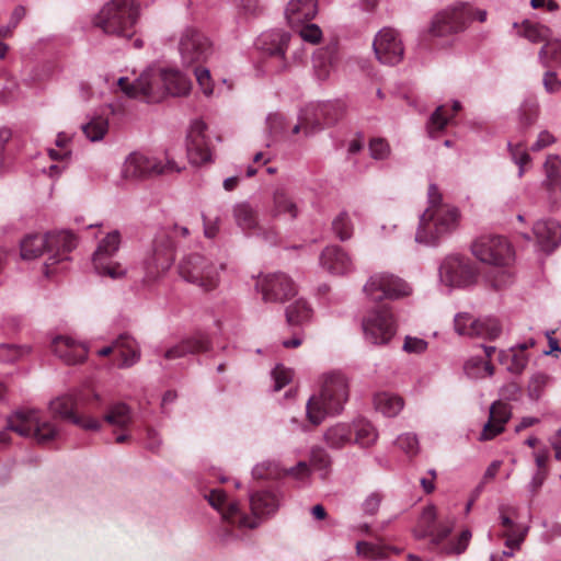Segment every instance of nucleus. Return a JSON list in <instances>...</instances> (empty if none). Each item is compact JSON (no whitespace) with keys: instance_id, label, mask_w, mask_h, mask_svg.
<instances>
[{"instance_id":"1","label":"nucleus","mask_w":561,"mask_h":561,"mask_svg":"<svg viewBox=\"0 0 561 561\" xmlns=\"http://www.w3.org/2000/svg\"><path fill=\"white\" fill-rule=\"evenodd\" d=\"M119 89L129 98H139L148 103L161 102L167 96H184L192 88L191 80L179 69L149 67L133 83L128 78L117 80Z\"/></svg>"},{"instance_id":"2","label":"nucleus","mask_w":561,"mask_h":561,"mask_svg":"<svg viewBox=\"0 0 561 561\" xmlns=\"http://www.w3.org/2000/svg\"><path fill=\"white\" fill-rule=\"evenodd\" d=\"M205 499L220 514L229 526L239 529H253L261 524L263 517L273 515L280 506L282 497L276 491H257L250 494L251 514H247L239 502L229 500L220 489H213Z\"/></svg>"},{"instance_id":"3","label":"nucleus","mask_w":561,"mask_h":561,"mask_svg":"<svg viewBox=\"0 0 561 561\" xmlns=\"http://www.w3.org/2000/svg\"><path fill=\"white\" fill-rule=\"evenodd\" d=\"M459 222L458 207L444 203L438 187L435 184H430L427 207L420 215L415 242L426 247H437L457 230Z\"/></svg>"},{"instance_id":"4","label":"nucleus","mask_w":561,"mask_h":561,"mask_svg":"<svg viewBox=\"0 0 561 561\" xmlns=\"http://www.w3.org/2000/svg\"><path fill=\"white\" fill-rule=\"evenodd\" d=\"M77 239L68 230L53 231L46 234H30L21 241V256L34 260L46 253L44 273L47 277L65 268L69 253L76 248Z\"/></svg>"},{"instance_id":"5","label":"nucleus","mask_w":561,"mask_h":561,"mask_svg":"<svg viewBox=\"0 0 561 561\" xmlns=\"http://www.w3.org/2000/svg\"><path fill=\"white\" fill-rule=\"evenodd\" d=\"M455 526V518L448 517L437 522V512L434 505H427L423 508L414 535L416 538H430L431 549L442 556H459L463 553L471 540L472 534L465 529L454 539L446 541Z\"/></svg>"},{"instance_id":"6","label":"nucleus","mask_w":561,"mask_h":561,"mask_svg":"<svg viewBox=\"0 0 561 561\" xmlns=\"http://www.w3.org/2000/svg\"><path fill=\"white\" fill-rule=\"evenodd\" d=\"M100 408V396L93 391H77L53 399L49 412L61 420L69 421L84 431L99 432L102 421L92 414Z\"/></svg>"},{"instance_id":"7","label":"nucleus","mask_w":561,"mask_h":561,"mask_svg":"<svg viewBox=\"0 0 561 561\" xmlns=\"http://www.w3.org/2000/svg\"><path fill=\"white\" fill-rule=\"evenodd\" d=\"M348 398V382L339 371L323 376L319 393L309 398L306 415L313 426L320 425L328 416L340 414Z\"/></svg>"},{"instance_id":"8","label":"nucleus","mask_w":561,"mask_h":561,"mask_svg":"<svg viewBox=\"0 0 561 561\" xmlns=\"http://www.w3.org/2000/svg\"><path fill=\"white\" fill-rule=\"evenodd\" d=\"M348 398V382L339 371L323 376L319 393L309 398L306 415L313 426L320 425L328 416L340 414Z\"/></svg>"},{"instance_id":"9","label":"nucleus","mask_w":561,"mask_h":561,"mask_svg":"<svg viewBox=\"0 0 561 561\" xmlns=\"http://www.w3.org/2000/svg\"><path fill=\"white\" fill-rule=\"evenodd\" d=\"M140 10L136 0H110L93 18V25L107 35L130 38Z\"/></svg>"},{"instance_id":"10","label":"nucleus","mask_w":561,"mask_h":561,"mask_svg":"<svg viewBox=\"0 0 561 561\" xmlns=\"http://www.w3.org/2000/svg\"><path fill=\"white\" fill-rule=\"evenodd\" d=\"M8 428L21 436L47 444L60 436V427L43 412L35 409H22L8 419Z\"/></svg>"},{"instance_id":"11","label":"nucleus","mask_w":561,"mask_h":561,"mask_svg":"<svg viewBox=\"0 0 561 561\" xmlns=\"http://www.w3.org/2000/svg\"><path fill=\"white\" fill-rule=\"evenodd\" d=\"M183 169L170 157L169 151L165 153V161L134 151L125 158L121 168V176L126 181H139L160 174L179 173Z\"/></svg>"},{"instance_id":"12","label":"nucleus","mask_w":561,"mask_h":561,"mask_svg":"<svg viewBox=\"0 0 561 561\" xmlns=\"http://www.w3.org/2000/svg\"><path fill=\"white\" fill-rule=\"evenodd\" d=\"M179 275L186 283H190L203 291L216 289L220 283V272L224 264H218L210 259L192 253L184 256L179 263Z\"/></svg>"},{"instance_id":"13","label":"nucleus","mask_w":561,"mask_h":561,"mask_svg":"<svg viewBox=\"0 0 561 561\" xmlns=\"http://www.w3.org/2000/svg\"><path fill=\"white\" fill-rule=\"evenodd\" d=\"M363 291L368 299L379 302L409 297L413 288L407 280L392 273L376 272L367 278Z\"/></svg>"},{"instance_id":"14","label":"nucleus","mask_w":561,"mask_h":561,"mask_svg":"<svg viewBox=\"0 0 561 561\" xmlns=\"http://www.w3.org/2000/svg\"><path fill=\"white\" fill-rule=\"evenodd\" d=\"M438 277L447 288H466L477 282L478 268L469 257L451 254L439 264Z\"/></svg>"},{"instance_id":"15","label":"nucleus","mask_w":561,"mask_h":561,"mask_svg":"<svg viewBox=\"0 0 561 561\" xmlns=\"http://www.w3.org/2000/svg\"><path fill=\"white\" fill-rule=\"evenodd\" d=\"M472 7L458 1L437 12L431 22L428 33L434 37H446L463 32L469 25Z\"/></svg>"},{"instance_id":"16","label":"nucleus","mask_w":561,"mask_h":561,"mask_svg":"<svg viewBox=\"0 0 561 561\" xmlns=\"http://www.w3.org/2000/svg\"><path fill=\"white\" fill-rule=\"evenodd\" d=\"M178 50L182 65L190 67L205 62L213 54V44L198 28L187 25L179 33Z\"/></svg>"},{"instance_id":"17","label":"nucleus","mask_w":561,"mask_h":561,"mask_svg":"<svg viewBox=\"0 0 561 561\" xmlns=\"http://www.w3.org/2000/svg\"><path fill=\"white\" fill-rule=\"evenodd\" d=\"M472 254L482 263L505 267L514 260L511 243L501 236L485 234L477 238L471 245Z\"/></svg>"},{"instance_id":"18","label":"nucleus","mask_w":561,"mask_h":561,"mask_svg":"<svg viewBox=\"0 0 561 561\" xmlns=\"http://www.w3.org/2000/svg\"><path fill=\"white\" fill-rule=\"evenodd\" d=\"M364 339L373 345H387L397 333V320L389 308H378L364 317L362 322Z\"/></svg>"},{"instance_id":"19","label":"nucleus","mask_w":561,"mask_h":561,"mask_svg":"<svg viewBox=\"0 0 561 561\" xmlns=\"http://www.w3.org/2000/svg\"><path fill=\"white\" fill-rule=\"evenodd\" d=\"M174 262V242L169 233L160 231L145 259L146 279L156 280L164 274Z\"/></svg>"},{"instance_id":"20","label":"nucleus","mask_w":561,"mask_h":561,"mask_svg":"<svg viewBox=\"0 0 561 561\" xmlns=\"http://www.w3.org/2000/svg\"><path fill=\"white\" fill-rule=\"evenodd\" d=\"M255 288L265 304H284L297 294L294 280L282 272L260 275Z\"/></svg>"},{"instance_id":"21","label":"nucleus","mask_w":561,"mask_h":561,"mask_svg":"<svg viewBox=\"0 0 561 561\" xmlns=\"http://www.w3.org/2000/svg\"><path fill=\"white\" fill-rule=\"evenodd\" d=\"M121 245V234L114 230L108 232L98 244L93 253L92 262L98 274L113 279L125 275V268L113 261Z\"/></svg>"},{"instance_id":"22","label":"nucleus","mask_w":561,"mask_h":561,"mask_svg":"<svg viewBox=\"0 0 561 561\" xmlns=\"http://www.w3.org/2000/svg\"><path fill=\"white\" fill-rule=\"evenodd\" d=\"M373 47L377 59L385 65H397L404 55L400 34L391 27H383L377 33Z\"/></svg>"},{"instance_id":"23","label":"nucleus","mask_w":561,"mask_h":561,"mask_svg":"<svg viewBox=\"0 0 561 561\" xmlns=\"http://www.w3.org/2000/svg\"><path fill=\"white\" fill-rule=\"evenodd\" d=\"M187 157L194 165L206 164L213 159L206 124L203 121H194L191 125L187 135Z\"/></svg>"},{"instance_id":"24","label":"nucleus","mask_w":561,"mask_h":561,"mask_svg":"<svg viewBox=\"0 0 561 561\" xmlns=\"http://www.w3.org/2000/svg\"><path fill=\"white\" fill-rule=\"evenodd\" d=\"M108 425L113 426L116 444H125L131 440L130 426L133 424V413L128 405L118 402L111 404L100 419Z\"/></svg>"},{"instance_id":"25","label":"nucleus","mask_w":561,"mask_h":561,"mask_svg":"<svg viewBox=\"0 0 561 561\" xmlns=\"http://www.w3.org/2000/svg\"><path fill=\"white\" fill-rule=\"evenodd\" d=\"M301 211V203L285 187H277L273 192L270 215L272 218L291 222L298 218Z\"/></svg>"},{"instance_id":"26","label":"nucleus","mask_w":561,"mask_h":561,"mask_svg":"<svg viewBox=\"0 0 561 561\" xmlns=\"http://www.w3.org/2000/svg\"><path fill=\"white\" fill-rule=\"evenodd\" d=\"M50 350L67 365L80 364L88 355L85 345L70 335L55 336L50 342Z\"/></svg>"},{"instance_id":"27","label":"nucleus","mask_w":561,"mask_h":561,"mask_svg":"<svg viewBox=\"0 0 561 561\" xmlns=\"http://www.w3.org/2000/svg\"><path fill=\"white\" fill-rule=\"evenodd\" d=\"M320 265L332 275H347L355 271L352 256L341 247H327L320 254Z\"/></svg>"},{"instance_id":"28","label":"nucleus","mask_w":561,"mask_h":561,"mask_svg":"<svg viewBox=\"0 0 561 561\" xmlns=\"http://www.w3.org/2000/svg\"><path fill=\"white\" fill-rule=\"evenodd\" d=\"M332 107L331 102L308 104L301 110L298 123L293 127V134H298L304 130L306 136H309L324 127L321 113L327 112Z\"/></svg>"},{"instance_id":"29","label":"nucleus","mask_w":561,"mask_h":561,"mask_svg":"<svg viewBox=\"0 0 561 561\" xmlns=\"http://www.w3.org/2000/svg\"><path fill=\"white\" fill-rule=\"evenodd\" d=\"M318 13V0H289L285 18L291 28L311 22Z\"/></svg>"},{"instance_id":"30","label":"nucleus","mask_w":561,"mask_h":561,"mask_svg":"<svg viewBox=\"0 0 561 561\" xmlns=\"http://www.w3.org/2000/svg\"><path fill=\"white\" fill-rule=\"evenodd\" d=\"M511 407L503 401H495L490 407L489 421L480 434V440H490L504 431V425L511 419Z\"/></svg>"},{"instance_id":"31","label":"nucleus","mask_w":561,"mask_h":561,"mask_svg":"<svg viewBox=\"0 0 561 561\" xmlns=\"http://www.w3.org/2000/svg\"><path fill=\"white\" fill-rule=\"evenodd\" d=\"M533 232L545 252L553 251L561 243V225L553 219L538 220L533 227Z\"/></svg>"},{"instance_id":"32","label":"nucleus","mask_w":561,"mask_h":561,"mask_svg":"<svg viewBox=\"0 0 561 561\" xmlns=\"http://www.w3.org/2000/svg\"><path fill=\"white\" fill-rule=\"evenodd\" d=\"M501 536L505 539L504 545L510 549H519L528 533V527L516 523L506 514L504 508H501Z\"/></svg>"},{"instance_id":"33","label":"nucleus","mask_w":561,"mask_h":561,"mask_svg":"<svg viewBox=\"0 0 561 561\" xmlns=\"http://www.w3.org/2000/svg\"><path fill=\"white\" fill-rule=\"evenodd\" d=\"M289 41V35L283 31H268L260 35L256 46L271 56L283 57Z\"/></svg>"},{"instance_id":"34","label":"nucleus","mask_w":561,"mask_h":561,"mask_svg":"<svg viewBox=\"0 0 561 561\" xmlns=\"http://www.w3.org/2000/svg\"><path fill=\"white\" fill-rule=\"evenodd\" d=\"M209 340L208 336L204 333H196L193 336L183 340L178 345L169 348L164 353V357L167 359H175L183 357L187 354H194L199 352H205L208 350Z\"/></svg>"},{"instance_id":"35","label":"nucleus","mask_w":561,"mask_h":561,"mask_svg":"<svg viewBox=\"0 0 561 561\" xmlns=\"http://www.w3.org/2000/svg\"><path fill=\"white\" fill-rule=\"evenodd\" d=\"M116 354L119 357L117 367L128 368L140 359V348L137 342L128 334H122L116 339Z\"/></svg>"},{"instance_id":"36","label":"nucleus","mask_w":561,"mask_h":561,"mask_svg":"<svg viewBox=\"0 0 561 561\" xmlns=\"http://www.w3.org/2000/svg\"><path fill=\"white\" fill-rule=\"evenodd\" d=\"M324 443L332 449H342L353 443L352 423L339 422L325 430Z\"/></svg>"},{"instance_id":"37","label":"nucleus","mask_w":561,"mask_h":561,"mask_svg":"<svg viewBox=\"0 0 561 561\" xmlns=\"http://www.w3.org/2000/svg\"><path fill=\"white\" fill-rule=\"evenodd\" d=\"M499 362L511 374L520 375L529 363V355L522 351L520 347L513 345L507 350L499 352Z\"/></svg>"},{"instance_id":"38","label":"nucleus","mask_w":561,"mask_h":561,"mask_svg":"<svg viewBox=\"0 0 561 561\" xmlns=\"http://www.w3.org/2000/svg\"><path fill=\"white\" fill-rule=\"evenodd\" d=\"M336 67V57L333 48L319 49L313 56V70L318 80L325 81Z\"/></svg>"},{"instance_id":"39","label":"nucleus","mask_w":561,"mask_h":561,"mask_svg":"<svg viewBox=\"0 0 561 561\" xmlns=\"http://www.w3.org/2000/svg\"><path fill=\"white\" fill-rule=\"evenodd\" d=\"M375 409L387 417L398 415L403 409V399L391 392H378L374 397Z\"/></svg>"},{"instance_id":"40","label":"nucleus","mask_w":561,"mask_h":561,"mask_svg":"<svg viewBox=\"0 0 561 561\" xmlns=\"http://www.w3.org/2000/svg\"><path fill=\"white\" fill-rule=\"evenodd\" d=\"M513 26L518 28V34L527 38L531 43H547L552 36V31L542 24L535 23L531 21H524L520 25L514 23Z\"/></svg>"},{"instance_id":"41","label":"nucleus","mask_w":561,"mask_h":561,"mask_svg":"<svg viewBox=\"0 0 561 561\" xmlns=\"http://www.w3.org/2000/svg\"><path fill=\"white\" fill-rule=\"evenodd\" d=\"M313 309L302 298L295 300L286 308V319L290 325H304L311 321Z\"/></svg>"},{"instance_id":"42","label":"nucleus","mask_w":561,"mask_h":561,"mask_svg":"<svg viewBox=\"0 0 561 561\" xmlns=\"http://www.w3.org/2000/svg\"><path fill=\"white\" fill-rule=\"evenodd\" d=\"M108 117L104 114H94L81 126L85 137L93 141H101L108 131Z\"/></svg>"},{"instance_id":"43","label":"nucleus","mask_w":561,"mask_h":561,"mask_svg":"<svg viewBox=\"0 0 561 561\" xmlns=\"http://www.w3.org/2000/svg\"><path fill=\"white\" fill-rule=\"evenodd\" d=\"M353 426V443L360 447L373 446L378 438V433L375 426L366 420H357L352 423Z\"/></svg>"},{"instance_id":"44","label":"nucleus","mask_w":561,"mask_h":561,"mask_svg":"<svg viewBox=\"0 0 561 561\" xmlns=\"http://www.w3.org/2000/svg\"><path fill=\"white\" fill-rule=\"evenodd\" d=\"M538 59L543 67H561V39L551 36L540 48Z\"/></svg>"},{"instance_id":"45","label":"nucleus","mask_w":561,"mask_h":561,"mask_svg":"<svg viewBox=\"0 0 561 561\" xmlns=\"http://www.w3.org/2000/svg\"><path fill=\"white\" fill-rule=\"evenodd\" d=\"M478 320L469 312H458L454 317V330L459 336L477 339Z\"/></svg>"},{"instance_id":"46","label":"nucleus","mask_w":561,"mask_h":561,"mask_svg":"<svg viewBox=\"0 0 561 561\" xmlns=\"http://www.w3.org/2000/svg\"><path fill=\"white\" fill-rule=\"evenodd\" d=\"M494 366L481 357L472 356L463 364L465 374L471 379H482L494 375Z\"/></svg>"},{"instance_id":"47","label":"nucleus","mask_w":561,"mask_h":561,"mask_svg":"<svg viewBox=\"0 0 561 561\" xmlns=\"http://www.w3.org/2000/svg\"><path fill=\"white\" fill-rule=\"evenodd\" d=\"M477 339L494 341L502 334L503 328L500 320L495 317L484 316L478 320Z\"/></svg>"},{"instance_id":"48","label":"nucleus","mask_w":561,"mask_h":561,"mask_svg":"<svg viewBox=\"0 0 561 561\" xmlns=\"http://www.w3.org/2000/svg\"><path fill=\"white\" fill-rule=\"evenodd\" d=\"M233 217L237 225L244 231H250L257 225L256 213L247 203L237 204L233 207Z\"/></svg>"},{"instance_id":"49","label":"nucleus","mask_w":561,"mask_h":561,"mask_svg":"<svg viewBox=\"0 0 561 561\" xmlns=\"http://www.w3.org/2000/svg\"><path fill=\"white\" fill-rule=\"evenodd\" d=\"M519 123L524 127L531 126L539 115V103L535 96L526 98L518 110Z\"/></svg>"},{"instance_id":"50","label":"nucleus","mask_w":561,"mask_h":561,"mask_svg":"<svg viewBox=\"0 0 561 561\" xmlns=\"http://www.w3.org/2000/svg\"><path fill=\"white\" fill-rule=\"evenodd\" d=\"M552 377L542 371L534 373L528 381L527 391L533 400H538L543 394L546 388L550 385Z\"/></svg>"},{"instance_id":"51","label":"nucleus","mask_w":561,"mask_h":561,"mask_svg":"<svg viewBox=\"0 0 561 561\" xmlns=\"http://www.w3.org/2000/svg\"><path fill=\"white\" fill-rule=\"evenodd\" d=\"M252 474L255 479H278L283 476V468L275 461L264 460L254 466Z\"/></svg>"},{"instance_id":"52","label":"nucleus","mask_w":561,"mask_h":561,"mask_svg":"<svg viewBox=\"0 0 561 561\" xmlns=\"http://www.w3.org/2000/svg\"><path fill=\"white\" fill-rule=\"evenodd\" d=\"M450 122V115L448 113V108L446 106H438L436 111L432 114L427 129L431 137H436V134L445 128V126Z\"/></svg>"},{"instance_id":"53","label":"nucleus","mask_w":561,"mask_h":561,"mask_svg":"<svg viewBox=\"0 0 561 561\" xmlns=\"http://www.w3.org/2000/svg\"><path fill=\"white\" fill-rule=\"evenodd\" d=\"M394 444L409 458L415 457L420 451L419 439L414 433H404L399 435Z\"/></svg>"},{"instance_id":"54","label":"nucleus","mask_w":561,"mask_h":561,"mask_svg":"<svg viewBox=\"0 0 561 561\" xmlns=\"http://www.w3.org/2000/svg\"><path fill=\"white\" fill-rule=\"evenodd\" d=\"M332 228L341 241L348 240L353 234V226L346 213H341L334 218Z\"/></svg>"},{"instance_id":"55","label":"nucleus","mask_w":561,"mask_h":561,"mask_svg":"<svg viewBox=\"0 0 561 561\" xmlns=\"http://www.w3.org/2000/svg\"><path fill=\"white\" fill-rule=\"evenodd\" d=\"M357 554L369 560H381L386 553L383 549L375 543L367 541H358L356 545Z\"/></svg>"},{"instance_id":"56","label":"nucleus","mask_w":561,"mask_h":561,"mask_svg":"<svg viewBox=\"0 0 561 561\" xmlns=\"http://www.w3.org/2000/svg\"><path fill=\"white\" fill-rule=\"evenodd\" d=\"M30 352L31 348L28 346L0 344V362H14Z\"/></svg>"},{"instance_id":"57","label":"nucleus","mask_w":561,"mask_h":561,"mask_svg":"<svg viewBox=\"0 0 561 561\" xmlns=\"http://www.w3.org/2000/svg\"><path fill=\"white\" fill-rule=\"evenodd\" d=\"M284 474L293 477L299 485H306L310 480L311 470L307 462L300 461L295 467L283 469V476Z\"/></svg>"},{"instance_id":"58","label":"nucleus","mask_w":561,"mask_h":561,"mask_svg":"<svg viewBox=\"0 0 561 561\" xmlns=\"http://www.w3.org/2000/svg\"><path fill=\"white\" fill-rule=\"evenodd\" d=\"M508 148L513 161L519 167L518 176L520 178L525 172V165L530 161V156L522 144L512 145L510 142Z\"/></svg>"},{"instance_id":"59","label":"nucleus","mask_w":561,"mask_h":561,"mask_svg":"<svg viewBox=\"0 0 561 561\" xmlns=\"http://www.w3.org/2000/svg\"><path fill=\"white\" fill-rule=\"evenodd\" d=\"M296 28L298 30L299 37L304 42H308L310 44H317L320 42V39L322 37L321 28L317 24H313L311 22H307Z\"/></svg>"},{"instance_id":"60","label":"nucleus","mask_w":561,"mask_h":561,"mask_svg":"<svg viewBox=\"0 0 561 561\" xmlns=\"http://www.w3.org/2000/svg\"><path fill=\"white\" fill-rule=\"evenodd\" d=\"M272 379L274 382V391H278L291 381L293 371L289 368L278 364L272 370Z\"/></svg>"},{"instance_id":"61","label":"nucleus","mask_w":561,"mask_h":561,"mask_svg":"<svg viewBox=\"0 0 561 561\" xmlns=\"http://www.w3.org/2000/svg\"><path fill=\"white\" fill-rule=\"evenodd\" d=\"M545 170V180L543 181H554L561 180V159L557 154H550L547 157L546 162L543 164Z\"/></svg>"},{"instance_id":"62","label":"nucleus","mask_w":561,"mask_h":561,"mask_svg":"<svg viewBox=\"0 0 561 561\" xmlns=\"http://www.w3.org/2000/svg\"><path fill=\"white\" fill-rule=\"evenodd\" d=\"M427 347H428L427 341H425L421 337L411 336V335H407L404 337V342L402 345V350L405 353L416 354V355L425 353L427 351Z\"/></svg>"},{"instance_id":"63","label":"nucleus","mask_w":561,"mask_h":561,"mask_svg":"<svg viewBox=\"0 0 561 561\" xmlns=\"http://www.w3.org/2000/svg\"><path fill=\"white\" fill-rule=\"evenodd\" d=\"M285 128V117L280 113H272L266 117V129L272 137L279 136Z\"/></svg>"},{"instance_id":"64","label":"nucleus","mask_w":561,"mask_h":561,"mask_svg":"<svg viewBox=\"0 0 561 561\" xmlns=\"http://www.w3.org/2000/svg\"><path fill=\"white\" fill-rule=\"evenodd\" d=\"M196 81L205 96L209 98L214 94V88L211 83L210 72L206 68H195Z\"/></svg>"}]
</instances>
